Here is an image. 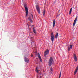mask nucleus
I'll return each instance as SVG.
<instances>
[{
  "mask_svg": "<svg viewBox=\"0 0 78 78\" xmlns=\"http://www.w3.org/2000/svg\"><path fill=\"white\" fill-rule=\"evenodd\" d=\"M58 33H57L55 36V38L56 39L58 37Z\"/></svg>",
  "mask_w": 78,
  "mask_h": 78,
  "instance_id": "nucleus-16",
  "label": "nucleus"
},
{
  "mask_svg": "<svg viewBox=\"0 0 78 78\" xmlns=\"http://www.w3.org/2000/svg\"><path fill=\"white\" fill-rule=\"evenodd\" d=\"M30 21V22H31V23H33V21L32 20H31V21Z\"/></svg>",
  "mask_w": 78,
  "mask_h": 78,
  "instance_id": "nucleus-23",
  "label": "nucleus"
},
{
  "mask_svg": "<svg viewBox=\"0 0 78 78\" xmlns=\"http://www.w3.org/2000/svg\"><path fill=\"white\" fill-rule=\"evenodd\" d=\"M49 53V50H48V49L46 50L44 53V56H46V55H47Z\"/></svg>",
  "mask_w": 78,
  "mask_h": 78,
  "instance_id": "nucleus-6",
  "label": "nucleus"
},
{
  "mask_svg": "<svg viewBox=\"0 0 78 78\" xmlns=\"http://www.w3.org/2000/svg\"><path fill=\"white\" fill-rule=\"evenodd\" d=\"M31 16L32 19H33V14H31Z\"/></svg>",
  "mask_w": 78,
  "mask_h": 78,
  "instance_id": "nucleus-22",
  "label": "nucleus"
},
{
  "mask_svg": "<svg viewBox=\"0 0 78 78\" xmlns=\"http://www.w3.org/2000/svg\"><path fill=\"white\" fill-rule=\"evenodd\" d=\"M68 51H70V47H69L68 48Z\"/></svg>",
  "mask_w": 78,
  "mask_h": 78,
  "instance_id": "nucleus-20",
  "label": "nucleus"
},
{
  "mask_svg": "<svg viewBox=\"0 0 78 78\" xmlns=\"http://www.w3.org/2000/svg\"><path fill=\"white\" fill-rule=\"evenodd\" d=\"M36 9L39 14H41V9L39 8V6L37 5L36 7Z\"/></svg>",
  "mask_w": 78,
  "mask_h": 78,
  "instance_id": "nucleus-3",
  "label": "nucleus"
},
{
  "mask_svg": "<svg viewBox=\"0 0 78 78\" xmlns=\"http://www.w3.org/2000/svg\"><path fill=\"white\" fill-rule=\"evenodd\" d=\"M28 20H29L30 21H31V17H29L28 18Z\"/></svg>",
  "mask_w": 78,
  "mask_h": 78,
  "instance_id": "nucleus-18",
  "label": "nucleus"
},
{
  "mask_svg": "<svg viewBox=\"0 0 78 78\" xmlns=\"http://www.w3.org/2000/svg\"><path fill=\"white\" fill-rule=\"evenodd\" d=\"M24 7H25L26 12V15L27 16L28 15V7H27V5L26 3L24 4Z\"/></svg>",
  "mask_w": 78,
  "mask_h": 78,
  "instance_id": "nucleus-2",
  "label": "nucleus"
},
{
  "mask_svg": "<svg viewBox=\"0 0 78 78\" xmlns=\"http://www.w3.org/2000/svg\"><path fill=\"white\" fill-rule=\"evenodd\" d=\"M38 57L40 59V60L41 61V62H42V59L41 58V56H40V54H39V53H38Z\"/></svg>",
  "mask_w": 78,
  "mask_h": 78,
  "instance_id": "nucleus-12",
  "label": "nucleus"
},
{
  "mask_svg": "<svg viewBox=\"0 0 78 78\" xmlns=\"http://www.w3.org/2000/svg\"><path fill=\"white\" fill-rule=\"evenodd\" d=\"M50 70L51 72H52V71H53V70H52V68L51 67V68H50Z\"/></svg>",
  "mask_w": 78,
  "mask_h": 78,
  "instance_id": "nucleus-21",
  "label": "nucleus"
},
{
  "mask_svg": "<svg viewBox=\"0 0 78 78\" xmlns=\"http://www.w3.org/2000/svg\"><path fill=\"white\" fill-rule=\"evenodd\" d=\"M77 19H78V18L77 17H76L74 20V22L73 23V26H75V24H76V23L77 21Z\"/></svg>",
  "mask_w": 78,
  "mask_h": 78,
  "instance_id": "nucleus-7",
  "label": "nucleus"
},
{
  "mask_svg": "<svg viewBox=\"0 0 78 78\" xmlns=\"http://www.w3.org/2000/svg\"><path fill=\"white\" fill-rule=\"evenodd\" d=\"M45 10L44 9V11H43V16H44V15H45Z\"/></svg>",
  "mask_w": 78,
  "mask_h": 78,
  "instance_id": "nucleus-15",
  "label": "nucleus"
},
{
  "mask_svg": "<svg viewBox=\"0 0 78 78\" xmlns=\"http://www.w3.org/2000/svg\"><path fill=\"white\" fill-rule=\"evenodd\" d=\"M33 26H34V25H33Z\"/></svg>",
  "mask_w": 78,
  "mask_h": 78,
  "instance_id": "nucleus-25",
  "label": "nucleus"
},
{
  "mask_svg": "<svg viewBox=\"0 0 78 78\" xmlns=\"http://www.w3.org/2000/svg\"><path fill=\"white\" fill-rule=\"evenodd\" d=\"M55 23H56V21H55V20H54L53 22V27H55Z\"/></svg>",
  "mask_w": 78,
  "mask_h": 78,
  "instance_id": "nucleus-11",
  "label": "nucleus"
},
{
  "mask_svg": "<svg viewBox=\"0 0 78 78\" xmlns=\"http://www.w3.org/2000/svg\"><path fill=\"white\" fill-rule=\"evenodd\" d=\"M24 61L28 63L29 62V60L26 57L24 58Z\"/></svg>",
  "mask_w": 78,
  "mask_h": 78,
  "instance_id": "nucleus-9",
  "label": "nucleus"
},
{
  "mask_svg": "<svg viewBox=\"0 0 78 78\" xmlns=\"http://www.w3.org/2000/svg\"><path fill=\"white\" fill-rule=\"evenodd\" d=\"M33 31L34 33L36 34V30H35V27H33Z\"/></svg>",
  "mask_w": 78,
  "mask_h": 78,
  "instance_id": "nucleus-13",
  "label": "nucleus"
},
{
  "mask_svg": "<svg viewBox=\"0 0 78 78\" xmlns=\"http://www.w3.org/2000/svg\"><path fill=\"white\" fill-rule=\"evenodd\" d=\"M72 8H71L69 12V14H71L72 13Z\"/></svg>",
  "mask_w": 78,
  "mask_h": 78,
  "instance_id": "nucleus-14",
  "label": "nucleus"
},
{
  "mask_svg": "<svg viewBox=\"0 0 78 78\" xmlns=\"http://www.w3.org/2000/svg\"><path fill=\"white\" fill-rule=\"evenodd\" d=\"M72 46H73V45H70V48L71 49H72Z\"/></svg>",
  "mask_w": 78,
  "mask_h": 78,
  "instance_id": "nucleus-19",
  "label": "nucleus"
},
{
  "mask_svg": "<svg viewBox=\"0 0 78 78\" xmlns=\"http://www.w3.org/2000/svg\"><path fill=\"white\" fill-rule=\"evenodd\" d=\"M53 58H52V57H51L48 63L49 66H51L52 65V64H53Z\"/></svg>",
  "mask_w": 78,
  "mask_h": 78,
  "instance_id": "nucleus-1",
  "label": "nucleus"
},
{
  "mask_svg": "<svg viewBox=\"0 0 78 78\" xmlns=\"http://www.w3.org/2000/svg\"><path fill=\"white\" fill-rule=\"evenodd\" d=\"M61 72H60V74H59V78H61Z\"/></svg>",
  "mask_w": 78,
  "mask_h": 78,
  "instance_id": "nucleus-17",
  "label": "nucleus"
},
{
  "mask_svg": "<svg viewBox=\"0 0 78 78\" xmlns=\"http://www.w3.org/2000/svg\"><path fill=\"white\" fill-rule=\"evenodd\" d=\"M31 56V57H33V55H32Z\"/></svg>",
  "mask_w": 78,
  "mask_h": 78,
  "instance_id": "nucleus-24",
  "label": "nucleus"
},
{
  "mask_svg": "<svg viewBox=\"0 0 78 78\" xmlns=\"http://www.w3.org/2000/svg\"><path fill=\"white\" fill-rule=\"evenodd\" d=\"M36 71L37 72V73H38L39 75H41V70H38V67H37L36 68Z\"/></svg>",
  "mask_w": 78,
  "mask_h": 78,
  "instance_id": "nucleus-5",
  "label": "nucleus"
},
{
  "mask_svg": "<svg viewBox=\"0 0 78 78\" xmlns=\"http://www.w3.org/2000/svg\"><path fill=\"white\" fill-rule=\"evenodd\" d=\"M74 59L76 62V61H77V60H78V59H77V58L75 55V54H74Z\"/></svg>",
  "mask_w": 78,
  "mask_h": 78,
  "instance_id": "nucleus-10",
  "label": "nucleus"
},
{
  "mask_svg": "<svg viewBox=\"0 0 78 78\" xmlns=\"http://www.w3.org/2000/svg\"><path fill=\"white\" fill-rule=\"evenodd\" d=\"M51 39L52 42H53V41H54V35L53 33L51 34Z\"/></svg>",
  "mask_w": 78,
  "mask_h": 78,
  "instance_id": "nucleus-4",
  "label": "nucleus"
},
{
  "mask_svg": "<svg viewBox=\"0 0 78 78\" xmlns=\"http://www.w3.org/2000/svg\"><path fill=\"white\" fill-rule=\"evenodd\" d=\"M78 66H77L76 69L75 70L74 73V75H75L76 73H77V72L78 71Z\"/></svg>",
  "mask_w": 78,
  "mask_h": 78,
  "instance_id": "nucleus-8",
  "label": "nucleus"
}]
</instances>
